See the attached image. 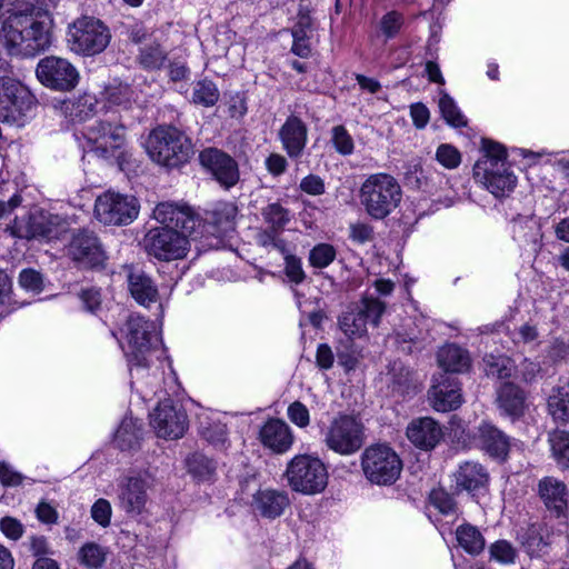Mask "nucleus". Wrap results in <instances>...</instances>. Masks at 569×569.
<instances>
[{"label":"nucleus","instance_id":"obj_58","mask_svg":"<svg viewBox=\"0 0 569 569\" xmlns=\"http://www.w3.org/2000/svg\"><path fill=\"white\" fill-rule=\"evenodd\" d=\"M437 160L448 169L457 168L461 162V154L457 148L451 144H440L436 152Z\"/></svg>","mask_w":569,"mask_h":569},{"label":"nucleus","instance_id":"obj_38","mask_svg":"<svg viewBox=\"0 0 569 569\" xmlns=\"http://www.w3.org/2000/svg\"><path fill=\"white\" fill-rule=\"evenodd\" d=\"M102 98L110 106L129 109L136 100V92L130 84L114 80L104 88Z\"/></svg>","mask_w":569,"mask_h":569},{"label":"nucleus","instance_id":"obj_34","mask_svg":"<svg viewBox=\"0 0 569 569\" xmlns=\"http://www.w3.org/2000/svg\"><path fill=\"white\" fill-rule=\"evenodd\" d=\"M547 538V528L542 523H531L518 532V540L530 557H538L543 552L549 545Z\"/></svg>","mask_w":569,"mask_h":569},{"label":"nucleus","instance_id":"obj_62","mask_svg":"<svg viewBox=\"0 0 569 569\" xmlns=\"http://www.w3.org/2000/svg\"><path fill=\"white\" fill-rule=\"evenodd\" d=\"M288 418L300 428H306L310 423L309 410L300 401H295L288 407Z\"/></svg>","mask_w":569,"mask_h":569},{"label":"nucleus","instance_id":"obj_46","mask_svg":"<svg viewBox=\"0 0 569 569\" xmlns=\"http://www.w3.org/2000/svg\"><path fill=\"white\" fill-rule=\"evenodd\" d=\"M552 455L562 469H569V432L558 430L550 438Z\"/></svg>","mask_w":569,"mask_h":569},{"label":"nucleus","instance_id":"obj_40","mask_svg":"<svg viewBox=\"0 0 569 569\" xmlns=\"http://www.w3.org/2000/svg\"><path fill=\"white\" fill-rule=\"evenodd\" d=\"M548 411L556 421L569 422V383L552 389Z\"/></svg>","mask_w":569,"mask_h":569},{"label":"nucleus","instance_id":"obj_57","mask_svg":"<svg viewBox=\"0 0 569 569\" xmlns=\"http://www.w3.org/2000/svg\"><path fill=\"white\" fill-rule=\"evenodd\" d=\"M12 283L9 276L0 269V320L11 311Z\"/></svg>","mask_w":569,"mask_h":569},{"label":"nucleus","instance_id":"obj_55","mask_svg":"<svg viewBox=\"0 0 569 569\" xmlns=\"http://www.w3.org/2000/svg\"><path fill=\"white\" fill-rule=\"evenodd\" d=\"M482 150L485 154L480 160H489L492 164H496L495 168L500 167V164H507V150L502 144L489 139H482Z\"/></svg>","mask_w":569,"mask_h":569},{"label":"nucleus","instance_id":"obj_27","mask_svg":"<svg viewBox=\"0 0 569 569\" xmlns=\"http://www.w3.org/2000/svg\"><path fill=\"white\" fill-rule=\"evenodd\" d=\"M128 289L131 297L141 306L149 307L159 298L153 279L141 268L130 267L127 273Z\"/></svg>","mask_w":569,"mask_h":569},{"label":"nucleus","instance_id":"obj_37","mask_svg":"<svg viewBox=\"0 0 569 569\" xmlns=\"http://www.w3.org/2000/svg\"><path fill=\"white\" fill-rule=\"evenodd\" d=\"M456 537L459 546L469 555L477 556L481 553L486 547V540L480 530L470 525L465 523L457 528Z\"/></svg>","mask_w":569,"mask_h":569},{"label":"nucleus","instance_id":"obj_59","mask_svg":"<svg viewBox=\"0 0 569 569\" xmlns=\"http://www.w3.org/2000/svg\"><path fill=\"white\" fill-rule=\"evenodd\" d=\"M312 27V18L308 7L300 6L297 13V22L291 28L290 32L292 38L309 37Z\"/></svg>","mask_w":569,"mask_h":569},{"label":"nucleus","instance_id":"obj_33","mask_svg":"<svg viewBox=\"0 0 569 569\" xmlns=\"http://www.w3.org/2000/svg\"><path fill=\"white\" fill-rule=\"evenodd\" d=\"M437 358L439 366L445 369L447 375L465 372L471 365L468 351L455 343H448L440 348Z\"/></svg>","mask_w":569,"mask_h":569},{"label":"nucleus","instance_id":"obj_60","mask_svg":"<svg viewBox=\"0 0 569 569\" xmlns=\"http://www.w3.org/2000/svg\"><path fill=\"white\" fill-rule=\"evenodd\" d=\"M405 183L408 188L416 190H426L428 187V177L421 166L415 164L405 173Z\"/></svg>","mask_w":569,"mask_h":569},{"label":"nucleus","instance_id":"obj_50","mask_svg":"<svg viewBox=\"0 0 569 569\" xmlns=\"http://www.w3.org/2000/svg\"><path fill=\"white\" fill-rule=\"evenodd\" d=\"M282 232L267 228L261 229L256 237L257 243L266 249H274L280 253H287V241L280 238Z\"/></svg>","mask_w":569,"mask_h":569},{"label":"nucleus","instance_id":"obj_7","mask_svg":"<svg viewBox=\"0 0 569 569\" xmlns=\"http://www.w3.org/2000/svg\"><path fill=\"white\" fill-rule=\"evenodd\" d=\"M127 341V349L123 348L126 357L132 371L133 367H149L148 355L153 343L158 341L156 325L146 318L131 315L121 329Z\"/></svg>","mask_w":569,"mask_h":569},{"label":"nucleus","instance_id":"obj_22","mask_svg":"<svg viewBox=\"0 0 569 569\" xmlns=\"http://www.w3.org/2000/svg\"><path fill=\"white\" fill-rule=\"evenodd\" d=\"M153 217L163 224V228H170L184 234L191 233L197 224L191 208L174 202L159 203L153 210Z\"/></svg>","mask_w":569,"mask_h":569},{"label":"nucleus","instance_id":"obj_23","mask_svg":"<svg viewBox=\"0 0 569 569\" xmlns=\"http://www.w3.org/2000/svg\"><path fill=\"white\" fill-rule=\"evenodd\" d=\"M429 399L437 411L448 412L462 403L460 382L450 375H441L440 380L429 390Z\"/></svg>","mask_w":569,"mask_h":569},{"label":"nucleus","instance_id":"obj_42","mask_svg":"<svg viewBox=\"0 0 569 569\" xmlns=\"http://www.w3.org/2000/svg\"><path fill=\"white\" fill-rule=\"evenodd\" d=\"M186 465L189 473L200 481L211 480L216 473L217 463L201 452L190 455Z\"/></svg>","mask_w":569,"mask_h":569},{"label":"nucleus","instance_id":"obj_30","mask_svg":"<svg viewBox=\"0 0 569 569\" xmlns=\"http://www.w3.org/2000/svg\"><path fill=\"white\" fill-rule=\"evenodd\" d=\"M538 493L546 508L558 516L567 507L566 485L553 477H545L539 481Z\"/></svg>","mask_w":569,"mask_h":569},{"label":"nucleus","instance_id":"obj_64","mask_svg":"<svg viewBox=\"0 0 569 569\" xmlns=\"http://www.w3.org/2000/svg\"><path fill=\"white\" fill-rule=\"evenodd\" d=\"M349 237L352 241L365 243L373 239V228L366 222H355L349 227Z\"/></svg>","mask_w":569,"mask_h":569},{"label":"nucleus","instance_id":"obj_35","mask_svg":"<svg viewBox=\"0 0 569 569\" xmlns=\"http://www.w3.org/2000/svg\"><path fill=\"white\" fill-rule=\"evenodd\" d=\"M260 214L267 228L282 232L291 220V213L279 200L269 201L260 209Z\"/></svg>","mask_w":569,"mask_h":569},{"label":"nucleus","instance_id":"obj_61","mask_svg":"<svg viewBox=\"0 0 569 569\" xmlns=\"http://www.w3.org/2000/svg\"><path fill=\"white\" fill-rule=\"evenodd\" d=\"M111 505L107 499H98L91 507V517L101 527H108L111 519Z\"/></svg>","mask_w":569,"mask_h":569},{"label":"nucleus","instance_id":"obj_51","mask_svg":"<svg viewBox=\"0 0 569 569\" xmlns=\"http://www.w3.org/2000/svg\"><path fill=\"white\" fill-rule=\"evenodd\" d=\"M395 342L397 345V348L406 355H411L415 351H420L426 347L425 340L420 338L418 335H416L413 330L396 332Z\"/></svg>","mask_w":569,"mask_h":569},{"label":"nucleus","instance_id":"obj_8","mask_svg":"<svg viewBox=\"0 0 569 569\" xmlns=\"http://www.w3.org/2000/svg\"><path fill=\"white\" fill-rule=\"evenodd\" d=\"M323 441L336 453L351 456L365 445V426L358 416L339 413L330 421Z\"/></svg>","mask_w":569,"mask_h":569},{"label":"nucleus","instance_id":"obj_24","mask_svg":"<svg viewBox=\"0 0 569 569\" xmlns=\"http://www.w3.org/2000/svg\"><path fill=\"white\" fill-rule=\"evenodd\" d=\"M496 405L500 415L513 421L518 420L526 412L527 393L515 382H501L496 389Z\"/></svg>","mask_w":569,"mask_h":569},{"label":"nucleus","instance_id":"obj_5","mask_svg":"<svg viewBox=\"0 0 569 569\" xmlns=\"http://www.w3.org/2000/svg\"><path fill=\"white\" fill-rule=\"evenodd\" d=\"M361 469L369 482L391 486L401 475L402 461L390 446L376 443L361 453Z\"/></svg>","mask_w":569,"mask_h":569},{"label":"nucleus","instance_id":"obj_52","mask_svg":"<svg viewBox=\"0 0 569 569\" xmlns=\"http://www.w3.org/2000/svg\"><path fill=\"white\" fill-rule=\"evenodd\" d=\"M489 553L491 559L503 565L513 563L517 558L516 548L507 540H498L492 543L489 548Z\"/></svg>","mask_w":569,"mask_h":569},{"label":"nucleus","instance_id":"obj_39","mask_svg":"<svg viewBox=\"0 0 569 569\" xmlns=\"http://www.w3.org/2000/svg\"><path fill=\"white\" fill-rule=\"evenodd\" d=\"M482 362L485 375L497 380L509 379L515 370L513 361L502 355H486Z\"/></svg>","mask_w":569,"mask_h":569},{"label":"nucleus","instance_id":"obj_63","mask_svg":"<svg viewBox=\"0 0 569 569\" xmlns=\"http://www.w3.org/2000/svg\"><path fill=\"white\" fill-rule=\"evenodd\" d=\"M299 188L301 191L310 196H321L326 192L323 179L312 173L301 179Z\"/></svg>","mask_w":569,"mask_h":569},{"label":"nucleus","instance_id":"obj_10","mask_svg":"<svg viewBox=\"0 0 569 569\" xmlns=\"http://www.w3.org/2000/svg\"><path fill=\"white\" fill-rule=\"evenodd\" d=\"M63 231L62 219L46 210H36L27 218H14L6 228V232H9L12 237L27 240L41 239L51 241L59 239Z\"/></svg>","mask_w":569,"mask_h":569},{"label":"nucleus","instance_id":"obj_31","mask_svg":"<svg viewBox=\"0 0 569 569\" xmlns=\"http://www.w3.org/2000/svg\"><path fill=\"white\" fill-rule=\"evenodd\" d=\"M142 440V423L132 417H124L114 432L113 445L121 451H136Z\"/></svg>","mask_w":569,"mask_h":569},{"label":"nucleus","instance_id":"obj_41","mask_svg":"<svg viewBox=\"0 0 569 569\" xmlns=\"http://www.w3.org/2000/svg\"><path fill=\"white\" fill-rule=\"evenodd\" d=\"M220 98L217 84L208 79H201L193 83L191 102L204 108L213 107Z\"/></svg>","mask_w":569,"mask_h":569},{"label":"nucleus","instance_id":"obj_28","mask_svg":"<svg viewBox=\"0 0 569 569\" xmlns=\"http://www.w3.org/2000/svg\"><path fill=\"white\" fill-rule=\"evenodd\" d=\"M262 445L276 453L288 451L293 443L290 427L280 419H269L259 432Z\"/></svg>","mask_w":569,"mask_h":569},{"label":"nucleus","instance_id":"obj_53","mask_svg":"<svg viewBox=\"0 0 569 569\" xmlns=\"http://www.w3.org/2000/svg\"><path fill=\"white\" fill-rule=\"evenodd\" d=\"M403 23V14L399 11L391 10L382 16L380 30L387 39H392L400 32Z\"/></svg>","mask_w":569,"mask_h":569},{"label":"nucleus","instance_id":"obj_32","mask_svg":"<svg viewBox=\"0 0 569 569\" xmlns=\"http://www.w3.org/2000/svg\"><path fill=\"white\" fill-rule=\"evenodd\" d=\"M386 383L393 397L405 398L415 390L412 372L401 361L389 365Z\"/></svg>","mask_w":569,"mask_h":569},{"label":"nucleus","instance_id":"obj_12","mask_svg":"<svg viewBox=\"0 0 569 569\" xmlns=\"http://www.w3.org/2000/svg\"><path fill=\"white\" fill-rule=\"evenodd\" d=\"M141 243L148 256L160 261L182 259L189 249L187 234L163 227L150 229Z\"/></svg>","mask_w":569,"mask_h":569},{"label":"nucleus","instance_id":"obj_21","mask_svg":"<svg viewBox=\"0 0 569 569\" xmlns=\"http://www.w3.org/2000/svg\"><path fill=\"white\" fill-rule=\"evenodd\" d=\"M119 507L128 515H140L148 501L147 489L149 483L142 476H132L123 478L118 485Z\"/></svg>","mask_w":569,"mask_h":569},{"label":"nucleus","instance_id":"obj_48","mask_svg":"<svg viewBox=\"0 0 569 569\" xmlns=\"http://www.w3.org/2000/svg\"><path fill=\"white\" fill-rule=\"evenodd\" d=\"M430 503L445 516H455L458 513V505L453 495L443 488H436L430 492Z\"/></svg>","mask_w":569,"mask_h":569},{"label":"nucleus","instance_id":"obj_25","mask_svg":"<svg viewBox=\"0 0 569 569\" xmlns=\"http://www.w3.org/2000/svg\"><path fill=\"white\" fill-rule=\"evenodd\" d=\"M282 148L291 159L302 156L308 142V127L296 114H290L279 130Z\"/></svg>","mask_w":569,"mask_h":569},{"label":"nucleus","instance_id":"obj_1","mask_svg":"<svg viewBox=\"0 0 569 569\" xmlns=\"http://www.w3.org/2000/svg\"><path fill=\"white\" fill-rule=\"evenodd\" d=\"M53 19L40 7L31 6L10 13L2 22L1 37L9 54L34 57L52 43Z\"/></svg>","mask_w":569,"mask_h":569},{"label":"nucleus","instance_id":"obj_43","mask_svg":"<svg viewBox=\"0 0 569 569\" xmlns=\"http://www.w3.org/2000/svg\"><path fill=\"white\" fill-rule=\"evenodd\" d=\"M238 216V207L234 202H218L210 212V221L220 230L227 232L232 230Z\"/></svg>","mask_w":569,"mask_h":569},{"label":"nucleus","instance_id":"obj_26","mask_svg":"<svg viewBox=\"0 0 569 569\" xmlns=\"http://www.w3.org/2000/svg\"><path fill=\"white\" fill-rule=\"evenodd\" d=\"M409 441L417 448L429 451L436 448L443 437V431L438 421L430 417L413 419L406 431Z\"/></svg>","mask_w":569,"mask_h":569},{"label":"nucleus","instance_id":"obj_2","mask_svg":"<svg viewBox=\"0 0 569 569\" xmlns=\"http://www.w3.org/2000/svg\"><path fill=\"white\" fill-rule=\"evenodd\" d=\"M147 152L150 159L168 169L181 168L194 154L191 139L173 126H158L149 133Z\"/></svg>","mask_w":569,"mask_h":569},{"label":"nucleus","instance_id":"obj_36","mask_svg":"<svg viewBox=\"0 0 569 569\" xmlns=\"http://www.w3.org/2000/svg\"><path fill=\"white\" fill-rule=\"evenodd\" d=\"M139 64L144 70H159L168 60V52L156 40L146 42L140 49L137 57Z\"/></svg>","mask_w":569,"mask_h":569},{"label":"nucleus","instance_id":"obj_11","mask_svg":"<svg viewBox=\"0 0 569 569\" xmlns=\"http://www.w3.org/2000/svg\"><path fill=\"white\" fill-rule=\"evenodd\" d=\"M136 197L119 192L106 191L94 202V216L103 224H129L139 213Z\"/></svg>","mask_w":569,"mask_h":569},{"label":"nucleus","instance_id":"obj_45","mask_svg":"<svg viewBox=\"0 0 569 569\" xmlns=\"http://www.w3.org/2000/svg\"><path fill=\"white\" fill-rule=\"evenodd\" d=\"M78 557L81 565L98 569L106 562L107 549L96 542H87L80 548Z\"/></svg>","mask_w":569,"mask_h":569},{"label":"nucleus","instance_id":"obj_54","mask_svg":"<svg viewBox=\"0 0 569 569\" xmlns=\"http://www.w3.org/2000/svg\"><path fill=\"white\" fill-rule=\"evenodd\" d=\"M284 256V273L287 278L295 284H300L306 279V272L302 268L301 259L295 254H291L287 249Z\"/></svg>","mask_w":569,"mask_h":569},{"label":"nucleus","instance_id":"obj_56","mask_svg":"<svg viewBox=\"0 0 569 569\" xmlns=\"http://www.w3.org/2000/svg\"><path fill=\"white\" fill-rule=\"evenodd\" d=\"M18 281L20 287L28 291L39 293L43 290V277L32 268L21 270Z\"/></svg>","mask_w":569,"mask_h":569},{"label":"nucleus","instance_id":"obj_6","mask_svg":"<svg viewBox=\"0 0 569 569\" xmlns=\"http://www.w3.org/2000/svg\"><path fill=\"white\" fill-rule=\"evenodd\" d=\"M284 476L290 488L303 495H316L325 490L328 471L325 463L310 455H297L287 465Z\"/></svg>","mask_w":569,"mask_h":569},{"label":"nucleus","instance_id":"obj_9","mask_svg":"<svg viewBox=\"0 0 569 569\" xmlns=\"http://www.w3.org/2000/svg\"><path fill=\"white\" fill-rule=\"evenodd\" d=\"M111 40L109 28L94 17L78 18L69 26L70 49L82 56H96L104 51Z\"/></svg>","mask_w":569,"mask_h":569},{"label":"nucleus","instance_id":"obj_20","mask_svg":"<svg viewBox=\"0 0 569 569\" xmlns=\"http://www.w3.org/2000/svg\"><path fill=\"white\" fill-rule=\"evenodd\" d=\"M467 445H477V449L502 462L509 456L510 437L491 422L482 421L477 427V438L468 439Z\"/></svg>","mask_w":569,"mask_h":569},{"label":"nucleus","instance_id":"obj_49","mask_svg":"<svg viewBox=\"0 0 569 569\" xmlns=\"http://www.w3.org/2000/svg\"><path fill=\"white\" fill-rule=\"evenodd\" d=\"M331 142L336 151L342 156H349L355 150L353 139L342 124L331 129Z\"/></svg>","mask_w":569,"mask_h":569},{"label":"nucleus","instance_id":"obj_16","mask_svg":"<svg viewBox=\"0 0 569 569\" xmlns=\"http://www.w3.org/2000/svg\"><path fill=\"white\" fill-rule=\"evenodd\" d=\"M199 162L212 179L224 190H230L240 181L237 160L216 147L204 148L199 153Z\"/></svg>","mask_w":569,"mask_h":569},{"label":"nucleus","instance_id":"obj_47","mask_svg":"<svg viewBox=\"0 0 569 569\" xmlns=\"http://www.w3.org/2000/svg\"><path fill=\"white\" fill-rule=\"evenodd\" d=\"M336 257V248L330 243L321 242L309 251L308 261L313 268L325 269L335 261Z\"/></svg>","mask_w":569,"mask_h":569},{"label":"nucleus","instance_id":"obj_14","mask_svg":"<svg viewBox=\"0 0 569 569\" xmlns=\"http://www.w3.org/2000/svg\"><path fill=\"white\" fill-rule=\"evenodd\" d=\"M38 80L47 88L67 92L74 89L79 82V72L67 59L48 56L42 58L36 68Z\"/></svg>","mask_w":569,"mask_h":569},{"label":"nucleus","instance_id":"obj_15","mask_svg":"<svg viewBox=\"0 0 569 569\" xmlns=\"http://www.w3.org/2000/svg\"><path fill=\"white\" fill-rule=\"evenodd\" d=\"M68 256L84 269H102L107 260L106 251L97 234L89 229L73 232L68 244Z\"/></svg>","mask_w":569,"mask_h":569},{"label":"nucleus","instance_id":"obj_19","mask_svg":"<svg viewBox=\"0 0 569 569\" xmlns=\"http://www.w3.org/2000/svg\"><path fill=\"white\" fill-rule=\"evenodd\" d=\"M489 160H478L473 176L497 198L505 197L513 190L517 179L507 164L495 168Z\"/></svg>","mask_w":569,"mask_h":569},{"label":"nucleus","instance_id":"obj_44","mask_svg":"<svg viewBox=\"0 0 569 569\" xmlns=\"http://www.w3.org/2000/svg\"><path fill=\"white\" fill-rule=\"evenodd\" d=\"M439 110L445 121L455 128H462L467 126V119L461 113L455 100L446 92H441L439 98Z\"/></svg>","mask_w":569,"mask_h":569},{"label":"nucleus","instance_id":"obj_13","mask_svg":"<svg viewBox=\"0 0 569 569\" xmlns=\"http://www.w3.org/2000/svg\"><path fill=\"white\" fill-rule=\"evenodd\" d=\"M386 310V305L378 298L365 297L359 303L349 307L338 320L340 329L348 336L361 337L367 332V325L377 327Z\"/></svg>","mask_w":569,"mask_h":569},{"label":"nucleus","instance_id":"obj_29","mask_svg":"<svg viewBox=\"0 0 569 569\" xmlns=\"http://www.w3.org/2000/svg\"><path fill=\"white\" fill-rule=\"evenodd\" d=\"M289 497L283 491L266 489L258 490L253 495L252 506L261 517L276 519L280 517L289 506Z\"/></svg>","mask_w":569,"mask_h":569},{"label":"nucleus","instance_id":"obj_17","mask_svg":"<svg viewBox=\"0 0 569 569\" xmlns=\"http://www.w3.org/2000/svg\"><path fill=\"white\" fill-rule=\"evenodd\" d=\"M150 417V423L160 438L178 439L183 436L188 427L186 411L180 406L173 405L170 399L160 401Z\"/></svg>","mask_w":569,"mask_h":569},{"label":"nucleus","instance_id":"obj_3","mask_svg":"<svg viewBox=\"0 0 569 569\" xmlns=\"http://www.w3.org/2000/svg\"><path fill=\"white\" fill-rule=\"evenodd\" d=\"M401 187L397 179L388 173L370 174L359 190L360 203L372 219L388 217L400 203Z\"/></svg>","mask_w":569,"mask_h":569},{"label":"nucleus","instance_id":"obj_18","mask_svg":"<svg viewBox=\"0 0 569 569\" xmlns=\"http://www.w3.org/2000/svg\"><path fill=\"white\" fill-rule=\"evenodd\" d=\"M455 490L466 491L472 499H479L489 491L490 472L488 468L473 460L460 463L453 472Z\"/></svg>","mask_w":569,"mask_h":569},{"label":"nucleus","instance_id":"obj_4","mask_svg":"<svg viewBox=\"0 0 569 569\" xmlns=\"http://www.w3.org/2000/svg\"><path fill=\"white\" fill-rule=\"evenodd\" d=\"M86 137L90 150L99 158L116 160L120 169L129 162L130 153L127 151L126 127L108 120H96L87 128Z\"/></svg>","mask_w":569,"mask_h":569}]
</instances>
